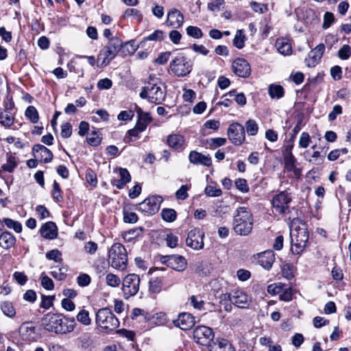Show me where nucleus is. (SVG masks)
<instances>
[{"mask_svg":"<svg viewBox=\"0 0 351 351\" xmlns=\"http://www.w3.org/2000/svg\"><path fill=\"white\" fill-rule=\"evenodd\" d=\"M32 151L34 157L40 158V160L45 163H48L53 159V154L51 150L43 145H35L33 147Z\"/></svg>","mask_w":351,"mask_h":351,"instance_id":"20","label":"nucleus"},{"mask_svg":"<svg viewBox=\"0 0 351 351\" xmlns=\"http://www.w3.org/2000/svg\"><path fill=\"white\" fill-rule=\"evenodd\" d=\"M268 94L271 99H279L284 96V88L279 84H270L268 88Z\"/></svg>","mask_w":351,"mask_h":351,"instance_id":"32","label":"nucleus"},{"mask_svg":"<svg viewBox=\"0 0 351 351\" xmlns=\"http://www.w3.org/2000/svg\"><path fill=\"white\" fill-rule=\"evenodd\" d=\"M290 237L292 252L300 254L305 249L308 240L307 229L304 226L291 229Z\"/></svg>","mask_w":351,"mask_h":351,"instance_id":"6","label":"nucleus"},{"mask_svg":"<svg viewBox=\"0 0 351 351\" xmlns=\"http://www.w3.org/2000/svg\"><path fill=\"white\" fill-rule=\"evenodd\" d=\"M187 185H182L181 187L176 191V197L178 199H185L188 197L187 191L189 190Z\"/></svg>","mask_w":351,"mask_h":351,"instance_id":"61","label":"nucleus"},{"mask_svg":"<svg viewBox=\"0 0 351 351\" xmlns=\"http://www.w3.org/2000/svg\"><path fill=\"white\" fill-rule=\"evenodd\" d=\"M25 116L30 119L33 123L38 121V112L34 106H28L25 110Z\"/></svg>","mask_w":351,"mask_h":351,"instance_id":"42","label":"nucleus"},{"mask_svg":"<svg viewBox=\"0 0 351 351\" xmlns=\"http://www.w3.org/2000/svg\"><path fill=\"white\" fill-rule=\"evenodd\" d=\"M149 291L154 293H158L162 288V280L159 278H153L149 280Z\"/></svg>","mask_w":351,"mask_h":351,"instance_id":"35","label":"nucleus"},{"mask_svg":"<svg viewBox=\"0 0 351 351\" xmlns=\"http://www.w3.org/2000/svg\"><path fill=\"white\" fill-rule=\"evenodd\" d=\"M46 258L49 260H53L59 263L62 261V254L58 250H52L46 254Z\"/></svg>","mask_w":351,"mask_h":351,"instance_id":"53","label":"nucleus"},{"mask_svg":"<svg viewBox=\"0 0 351 351\" xmlns=\"http://www.w3.org/2000/svg\"><path fill=\"white\" fill-rule=\"evenodd\" d=\"M15 115L10 114L3 110V108H0V124L5 128H10L14 123Z\"/></svg>","mask_w":351,"mask_h":351,"instance_id":"30","label":"nucleus"},{"mask_svg":"<svg viewBox=\"0 0 351 351\" xmlns=\"http://www.w3.org/2000/svg\"><path fill=\"white\" fill-rule=\"evenodd\" d=\"M123 47V42L118 37H112L104 47L110 56L116 57L119 51Z\"/></svg>","mask_w":351,"mask_h":351,"instance_id":"23","label":"nucleus"},{"mask_svg":"<svg viewBox=\"0 0 351 351\" xmlns=\"http://www.w3.org/2000/svg\"><path fill=\"white\" fill-rule=\"evenodd\" d=\"M228 299L231 303L241 308H247L250 303L249 296L241 290L233 291L228 295Z\"/></svg>","mask_w":351,"mask_h":351,"instance_id":"14","label":"nucleus"},{"mask_svg":"<svg viewBox=\"0 0 351 351\" xmlns=\"http://www.w3.org/2000/svg\"><path fill=\"white\" fill-rule=\"evenodd\" d=\"M189 160L191 163L196 165H203L206 167H210L212 165V160L210 156L203 154L196 151H191L189 156Z\"/></svg>","mask_w":351,"mask_h":351,"instance_id":"21","label":"nucleus"},{"mask_svg":"<svg viewBox=\"0 0 351 351\" xmlns=\"http://www.w3.org/2000/svg\"><path fill=\"white\" fill-rule=\"evenodd\" d=\"M165 38V34L163 31L157 29L154 31L152 34L149 35L148 36L144 38L145 40H154V41H160L162 40Z\"/></svg>","mask_w":351,"mask_h":351,"instance_id":"47","label":"nucleus"},{"mask_svg":"<svg viewBox=\"0 0 351 351\" xmlns=\"http://www.w3.org/2000/svg\"><path fill=\"white\" fill-rule=\"evenodd\" d=\"M0 308L3 313L9 317H14L16 315L15 308L10 302H3L0 305Z\"/></svg>","mask_w":351,"mask_h":351,"instance_id":"34","label":"nucleus"},{"mask_svg":"<svg viewBox=\"0 0 351 351\" xmlns=\"http://www.w3.org/2000/svg\"><path fill=\"white\" fill-rule=\"evenodd\" d=\"M324 50L325 46L324 44H319L311 50L305 59L306 65L308 67L315 66L322 57Z\"/></svg>","mask_w":351,"mask_h":351,"instance_id":"17","label":"nucleus"},{"mask_svg":"<svg viewBox=\"0 0 351 351\" xmlns=\"http://www.w3.org/2000/svg\"><path fill=\"white\" fill-rule=\"evenodd\" d=\"M114 58L112 56H110V54L108 53V51L103 48L99 51V53L97 56V66L100 68L106 67Z\"/></svg>","mask_w":351,"mask_h":351,"instance_id":"31","label":"nucleus"},{"mask_svg":"<svg viewBox=\"0 0 351 351\" xmlns=\"http://www.w3.org/2000/svg\"><path fill=\"white\" fill-rule=\"evenodd\" d=\"M193 337L198 344L210 348L213 343L214 332L209 327L199 326L193 331Z\"/></svg>","mask_w":351,"mask_h":351,"instance_id":"10","label":"nucleus"},{"mask_svg":"<svg viewBox=\"0 0 351 351\" xmlns=\"http://www.w3.org/2000/svg\"><path fill=\"white\" fill-rule=\"evenodd\" d=\"M245 130L248 135L254 136L258 131V125L256 121L253 119H249L245 123Z\"/></svg>","mask_w":351,"mask_h":351,"instance_id":"40","label":"nucleus"},{"mask_svg":"<svg viewBox=\"0 0 351 351\" xmlns=\"http://www.w3.org/2000/svg\"><path fill=\"white\" fill-rule=\"evenodd\" d=\"M338 56L341 60H348L351 56V47L344 45L338 51Z\"/></svg>","mask_w":351,"mask_h":351,"instance_id":"50","label":"nucleus"},{"mask_svg":"<svg viewBox=\"0 0 351 351\" xmlns=\"http://www.w3.org/2000/svg\"><path fill=\"white\" fill-rule=\"evenodd\" d=\"M278 51L284 56H289L292 52V47L288 40L284 38H278L276 41Z\"/></svg>","mask_w":351,"mask_h":351,"instance_id":"26","label":"nucleus"},{"mask_svg":"<svg viewBox=\"0 0 351 351\" xmlns=\"http://www.w3.org/2000/svg\"><path fill=\"white\" fill-rule=\"evenodd\" d=\"M245 36L242 29L237 31L234 38L233 40L234 45L238 49H242L244 47Z\"/></svg>","mask_w":351,"mask_h":351,"instance_id":"38","label":"nucleus"},{"mask_svg":"<svg viewBox=\"0 0 351 351\" xmlns=\"http://www.w3.org/2000/svg\"><path fill=\"white\" fill-rule=\"evenodd\" d=\"M259 264L265 269H270L275 261V255L272 250H267L258 256Z\"/></svg>","mask_w":351,"mask_h":351,"instance_id":"22","label":"nucleus"},{"mask_svg":"<svg viewBox=\"0 0 351 351\" xmlns=\"http://www.w3.org/2000/svg\"><path fill=\"white\" fill-rule=\"evenodd\" d=\"M3 222L8 228L13 229L17 233L22 231V225L19 221L10 218H3Z\"/></svg>","mask_w":351,"mask_h":351,"instance_id":"39","label":"nucleus"},{"mask_svg":"<svg viewBox=\"0 0 351 351\" xmlns=\"http://www.w3.org/2000/svg\"><path fill=\"white\" fill-rule=\"evenodd\" d=\"M224 96L234 97L235 101L239 105L244 106L246 104V98L245 95L242 93L237 94L235 90L230 91L229 93H226Z\"/></svg>","mask_w":351,"mask_h":351,"instance_id":"43","label":"nucleus"},{"mask_svg":"<svg viewBox=\"0 0 351 351\" xmlns=\"http://www.w3.org/2000/svg\"><path fill=\"white\" fill-rule=\"evenodd\" d=\"M193 62L184 53H178L170 62L171 71L178 77L189 75L193 69Z\"/></svg>","mask_w":351,"mask_h":351,"instance_id":"7","label":"nucleus"},{"mask_svg":"<svg viewBox=\"0 0 351 351\" xmlns=\"http://www.w3.org/2000/svg\"><path fill=\"white\" fill-rule=\"evenodd\" d=\"M80 347L84 351H93L94 349L93 341L88 338L81 340Z\"/></svg>","mask_w":351,"mask_h":351,"instance_id":"63","label":"nucleus"},{"mask_svg":"<svg viewBox=\"0 0 351 351\" xmlns=\"http://www.w3.org/2000/svg\"><path fill=\"white\" fill-rule=\"evenodd\" d=\"M195 322L194 317L188 313H180L178 319L173 321L174 325L183 330L191 329L194 326Z\"/></svg>","mask_w":351,"mask_h":351,"instance_id":"18","label":"nucleus"},{"mask_svg":"<svg viewBox=\"0 0 351 351\" xmlns=\"http://www.w3.org/2000/svg\"><path fill=\"white\" fill-rule=\"evenodd\" d=\"M253 218L251 212L245 207H239L234 215L233 229L239 235H247L252 230Z\"/></svg>","mask_w":351,"mask_h":351,"instance_id":"3","label":"nucleus"},{"mask_svg":"<svg viewBox=\"0 0 351 351\" xmlns=\"http://www.w3.org/2000/svg\"><path fill=\"white\" fill-rule=\"evenodd\" d=\"M162 86V83L158 79L150 76L149 80L142 88L140 97L142 99H147L151 103L160 104L166 97V90Z\"/></svg>","mask_w":351,"mask_h":351,"instance_id":"2","label":"nucleus"},{"mask_svg":"<svg viewBox=\"0 0 351 351\" xmlns=\"http://www.w3.org/2000/svg\"><path fill=\"white\" fill-rule=\"evenodd\" d=\"M95 323L102 332H110L119 326V321L108 308L99 309L95 315Z\"/></svg>","mask_w":351,"mask_h":351,"instance_id":"4","label":"nucleus"},{"mask_svg":"<svg viewBox=\"0 0 351 351\" xmlns=\"http://www.w3.org/2000/svg\"><path fill=\"white\" fill-rule=\"evenodd\" d=\"M335 21L334 14L332 12H326L324 15L322 28L328 29Z\"/></svg>","mask_w":351,"mask_h":351,"instance_id":"56","label":"nucleus"},{"mask_svg":"<svg viewBox=\"0 0 351 351\" xmlns=\"http://www.w3.org/2000/svg\"><path fill=\"white\" fill-rule=\"evenodd\" d=\"M311 137L308 133L303 132L300 137L299 146L302 148H307L311 143Z\"/></svg>","mask_w":351,"mask_h":351,"instance_id":"55","label":"nucleus"},{"mask_svg":"<svg viewBox=\"0 0 351 351\" xmlns=\"http://www.w3.org/2000/svg\"><path fill=\"white\" fill-rule=\"evenodd\" d=\"M228 136L234 145H242L245 140L244 127L239 123L230 124L228 130Z\"/></svg>","mask_w":351,"mask_h":351,"instance_id":"13","label":"nucleus"},{"mask_svg":"<svg viewBox=\"0 0 351 351\" xmlns=\"http://www.w3.org/2000/svg\"><path fill=\"white\" fill-rule=\"evenodd\" d=\"M223 0H215L208 3V9L213 12H218L223 7Z\"/></svg>","mask_w":351,"mask_h":351,"instance_id":"60","label":"nucleus"},{"mask_svg":"<svg viewBox=\"0 0 351 351\" xmlns=\"http://www.w3.org/2000/svg\"><path fill=\"white\" fill-rule=\"evenodd\" d=\"M106 281L108 286L118 287L121 284L120 278L115 274L110 273L106 275Z\"/></svg>","mask_w":351,"mask_h":351,"instance_id":"44","label":"nucleus"},{"mask_svg":"<svg viewBox=\"0 0 351 351\" xmlns=\"http://www.w3.org/2000/svg\"><path fill=\"white\" fill-rule=\"evenodd\" d=\"M161 215L162 219L167 222H173L177 217L176 211L172 208H164L162 210Z\"/></svg>","mask_w":351,"mask_h":351,"instance_id":"37","label":"nucleus"},{"mask_svg":"<svg viewBox=\"0 0 351 351\" xmlns=\"http://www.w3.org/2000/svg\"><path fill=\"white\" fill-rule=\"evenodd\" d=\"M186 34L194 38H200L203 36V33L200 28L196 26H189L186 29Z\"/></svg>","mask_w":351,"mask_h":351,"instance_id":"46","label":"nucleus"},{"mask_svg":"<svg viewBox=\"0 0 351 351\" xmlns=\"http://www.w3.org/2000/svg\"><path fill=\"white\" fill-rule=\"evenodd\" d=\"M205 193L210 197H219L221 195L222 191L219 188L209 185L206 187Z\"/></svg>","mask_w":351,"mask_h":351,"instance_id":"57","label":"nucleus"},{"mask_svg":"<svg viewBox=\"0 0 351 351\" xmlns=\"http://www.w3.org/2000/svg\"><path fill=\"white\" fill-rule=\"evenodd\" d=\"M86 140L89 145L92 146H97L101 143V138L96 131H93L90 136L88 137Z\"/></svg>","mask_w":351,"mask_h":351,"instance_id":"59","label":"nucleus"},{"mask_svg":"<svg viewBox=\"0 0 351 351\" xmlns=\"http://www.w3.org/2000/svg\"><path fill=\"white\" fill-rule=\"evenodd\" d=\"M77 320L84 326H89L91 323V319L89 317V313L82 309L76 316Z\"/></svg>","mask_w":351,"mask_h":351,"instance_id":"41","label":"nucleus"},{"mask_svg":"<svg viewBox=\"0 0 351 351\" xmlns=\"http://www.w3.org/2000/svg\"><path fill=\"white\" fill-rule=\"evenodd\" d=\"M108 262L116 269L123 271L126 268L128 255L122 244L117 243L111 246L108 252Z\"/></svg>","mask_w":351,"mask_h":351,"instance_id":"5","label":"nucleus"},{"mask_svg":"<svg viewBox=\"0 0 351 351\" xmlns=\"http://www.w3.org/2000/svg\"><path fill=\"white\" fill-rule=\"evenodd\" d=\"M43 328L56 334H66L72 332L75 328L74 317H63L62 315L47 313L41 319Z\"/></svg>","mask_w":351,"mask_h":351,"instance_id":"1","label":"nucleus"},{"mask_svg":"<svg viewBox=\"0 0 351 351\" xmlns=\"http://www.w3.org/2000/svg\"><path fill=\"white\" fill-rule=\"evenodd\" d=\"M291 194L283 191L275 195L271 200L273 209L280 215H287L290 212L289 206L291 202Z\"/></svg>","mask_w":351,"mask_h":351,"instance_id":"8","label":"nucleus"},{"mask_svg":"<svg viewBox=\"0 0 351 351\" xmlns=\"http://www.w3.org/2000/svg\"><path fill=\"white\" fill-rule=\"evenodd\" d=\"M135 110L138 117L136 125L140 128V130H145L147 126L151 123L152 117L147 112H145L143 110L136 106Z\"/></svg>","mask_w":351,"mask_h":351,"instance_id":"24","label":"nucleus"},{"mask_svg":"<svg viewBox=\"0 0 351 351\" xmlns=\"http://www.w3.org/2000/svg\"><path fill=\"white\" fill-rule=\"evenodd\" d=\"M41 285L47 290H52L54 287L53 280L44 272L41 274Z\"/></svg>","mask_w":351,"mask_h":351,"instance_id":"52","label":"nucleus"},{"mask_svg":"<svg viewBox=\"0 0 351 351\" xmlns=\"http://www.w3.org/2000/svg\"><path fill=\"white\" fill-rule=\"evenodd\" d=\"M16 166L17 162L15 157L10 156L8 158L7 162L2 165V169L5 171L12 172Z\"/></svg>","mask_w":351,"mask_h":351,"instance_id":"48","label":"nucleus"},{"mask_svg":"<svg viewBox=\"0 0 351 351\" xmlns=\"http://www.w3.org/2000/svg\"><path fill=\"white\" fill-rule=\"evenodd\" d=\"M35 328L29 323H23L19 328V332L20 335L25 338H27L29 336L34 333Z\"/></svg>","mask_w":351,"mask_h":351,"instance_id":"36","label":"nucleus"},{"mask_svg":"<svg viewBox=\"0 0 351 351\" xmlns=\"http://www.w3.org/2000/svg\"><path fill=\"white\" fill-rule=\"evenodd\" d=\"M227 349H231V343L225 339H217L209 348L210 351H226Z\"/></svg>","mask_w":351,"mask_h":351,"instance_id":"33","label":"nucleus"},{"mask_svg":"<svg viewBox=\"0 0 351 351\" xmlns=\"http://www.w3.org/2000/svg\"><path fill=\"white\" fill-rule=\"evenodd\" d=\"M167 265L178 271H184L187 265L185 258L180 255H170L164 257Z\"/></svg>","mask_w":351,"mask_h":351,"instance_id":"15","label":"nucleus"},{"mask_svg":"<svg viewBox=\"0 0 351 351\" xmlns=\"http://www.w3.org/2000/svg\"><path fill=\"white\" fill-rule=\"evenodd\" d=\"M123 221L125 223H134L138 221V216L135 213L124 212Z\"/></svg>","mask_w":351,"mask_h":351,"instance_id":"64","label":"nucleus"},{"mask_svg":"<svg viewBox=\"0 0 351 351\" xmlns=\"http://www.w3.org/2000/svg\"><path fill=\"white\" fill-rule=\"evenodd\" d=\"M232 69L234 74L241 77H248L251 72L249 63L243 58L236 59L232 62Z\"/></svg>","mask_w":351,"mask_h":351,"instance_id":"16","label":"nucleus"},{"mask_svg":"<svg viewBox=\"0 0 351 351\" xmlns=\"http://www.w3.org/2000/svg\"><path fill=\"white\" fill-rule=\"evenodd\" d=\"M140 277L135 274H128L123 280L122 291L125 298L135 295L139 290Z\"/></svg>","mask_w":351,"mask_h":351,"instance_id":"9","label":"nucleus"},{"mask_svg":"<svg viewBox=\"0 0 351 351\" xmlns=\"http://www.w3.org/2000/svg\"><path fill=\"white\" fill-rule=\"evenodd\" d=\"M52 196L56 202H60L62 200L61 189L59 184L56 181H54L53 184Z\"/></svg>","mask_w":351,"mask_h":351,"instance_id":"54","label":"nucleus"},{"mask_svg":"<svg viewBox=\"0 0 351 351\" xmlns=\"http://www.w3.org/2000/svg\"><path fill=\"white\" fill-rule=\"evenodd\" d=\"M132 16L136 18L138 21H141L143 19L141 11L135 8H128L124 12L123 17L129 18Z\"/></svg>","mask_w":351,"mask_h":351,"instance_id":"49","label":"nucleus"},{"mask_svg":"<svg viewBox=\"0 0 351 351\" xmlns=\"http://www.w3.org/2000/svg\"><path fill=\"white\" fill-rule=\"evenodd\" d=\"M293 145L287 146L284 152V158L285 162V167L288 171L295 169L296 159L291 153V149Z\"/></svg>","mask_w":351,"mask_h":351,"instance_id":"28","label":"nucleus"},{"mask_svg":"<svg viewBox=\"0 0 351 351\" xmlns=\"http://www.w3.org/2000/svg\"><path fill=\"white\" fill-rule=\"evenodd\" d=\"M204 232L198 228L191 230L186 239V245L193 250H200L204 248Z\"/></svg>","mask_w":351,"mask_h":351,"instance_id":"12","label":"nucleus"},{"mask_svg":"<svg viewBox=\"0 0 351 351\" xmlns=\"http://www.w3.org/2000/svg\"><path fill=\"white\" fill-rule=\"evenodd\" d=\"M234 184L236 188L242 193H247L249 191V186L245 179L239 178L236 180Z\"/></svg>","mask_w":351,"mask_h":351,"instance_id":"58","label":"nucleus"},{"mask_svg":"<svg viewBox=\"0 0 351 351\" xmlns=\"http://www.w3.org/2000/svg\"><path fill=\"white\" fill-rule=\"evenodd\" d=\"M72 134V127L69 123H65L61 125V136L63 138H69Z\"/></svg>","mask_w":351,"mask_h":351,"instance_id":"62","label":"nucleus"},{"mask_svg":"<svg viewBox=\"0 0 351 351\" xmlns=\"http://www.w3.org/2000/svg\"><path fill=\"white\" fill-rule=\"evenodd\" d=\"M208 143L211 148L215 149L225 145L226 138L221 137L211 138L208 140Z\"/></svg>","mask_w":351,"mask_h":351,"instance_id":"51","label":"nucleus"},{"mask_svg":"<svg viewBox=\"0 0 351 351\" xmlns=\"http://www.w3.org/2000/svg\"><path fill=\"white\" fill-rule=\"evenodd\" d=\"M162 201L160 196L148 197L136 206V209L147 215H154L158 211Z\"/></svg>","mask_w":351,"mask_h":351,"instance_id":"11","label":"nucleus"},{"mask_svg":"<svg viewBox=\"0 0 351 351\" xmlns=\"http://www.w3.org/2000/svg\"><path fill=\"white\" fill-rule=\"evenodd\" d=\"M16 242L15 237L9 232H3L0 234V246L8 250L14 246Z\"/></svg>","mask_w":351,"mask_h":351,"instance_id":"29","label":"nucleus"},{"mask_svg":"<svg viewBox=\"0 0 351 351\" xmlns=\"http://www.w3.org/2000/svg\"><path fill=\"white\" fill-rule=\"evenodd\" d=\"M40 232L43 237L53 239L57 236V226L55 223L48 221L41 227Z\"/></svg>","mask_w":351,"mask_h":351,"instance_id":"25","label":"nucleus"},{"mask_svg":"<svg viewBox=\"0 0 351 351\" xmlns=\"http://www.w3.org/2000/svg\"><path fill=\"white\" fill-rule=\"evenodd\" d=\"M167 141L168 145L175 149H182L184 147V138L180 134H173L169 135Z\"/></svg>","mask_w":351,"mask_h":351,"instance_id":"27","label":"nucleus"},{"mask_svg":"<svg viewBox=\"0 0 351 351\" xmlns=\"http://www.w3.org/2000/svg\"><path fill=\"white\" fill-rule=\"evenodd\" d=\"M184 16L180 10L176 8L170 10L167 14V25L175 29H178L183 25Z\"/></svg>","mask_w":351,"mask_h":351,"instance_id":"19","label":"nucleus"},{"mask_svg":"<svg viewBox=\"0 0 351 351\" xmlns=\"http://www.w3.org/2000/svg\"><path fill=\"white\" fill-rule=\"evenodd\" d=\"M144 130H140V128L138 127V125L136 124L135 127L133 129H131L128 131L127 136L125 137V141L126 143H130L131 141H133L132 138H138V135L141 132H143Z\"/></svg>","mask_w":351,"mask_h":351,"instance_id":"45","label":"nucleus"}]
</instances>
